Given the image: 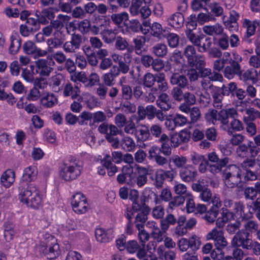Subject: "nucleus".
Segmentation results:
<instances>
[{"instance_id": "nucleus-1", "label": "nucleus", "mask_w": 260, "mask_h": 260, "mask_svg": "<svg viewBox=\"0 0 260 260\" xmlns=\"http://www.w3.org/2000/svg\"><path fill=\"white\" fill-rule=\"evenodd\" d=\"M82 169V162L75 157L70 156L63 161L59 171V176L65 181H71L81 175Z\"/></svg>"}, {"instance_id": "nucleus-2", "label": "nucleus", "mask_w": 260, "mask_h": 260, "mask_svg": "<svg viewBox=\"0 0 260 260\" xmlns=\"http://www.w3.org/2000/svg\"><path fill=\"white\" fill-rule=\"evenodd\" d=\"M19 199L21 202L32 208H37L41 202L39 192L32 184L23 182L19 186Z\"/></svg>"}, {"instance_id": "nucleus-3", "label": "nucleus", "mask_w": 260, "mask_h": 260, "mask_svg": "<svg viewBox=\"0 0 260 260\" xmlns=\"http://www.w3.org/2000/svg\"><path fill=\"white\" fill-rule=\"evenodd\" d=\"M183 55L187 59V64L184 63L182 67H188L190 68L199 69L206 64L205 57L197 53L193 45H187L184 49Z\"/></svg>"}, {"instance_id": "nucleus-4", "label": "nucleus", "mask_w": 260, "mask_h": 260, "mask_svg": "<svg viewBox=\"0 0 260 260\" xmlns=\"http://www.w3.org/2000/svg\"><path fill=\"white\" fill-rule=\"evenodd\" d=\"M199 52L207 53L208 56L213 58H220L222 52L219 48L213 46L212 40L210 37L201 35L200 39L196 46Z\"/></svg>"}, {"instance_id": "nucleus-5", "label": "nucleus", "mask_w": 260, "mask_h": 260, "mask_svg": "<svg viewBox=\"0 0 260 260\" xmlns=\"http://www.w3.org/2000/svg\"><path fill=\"white\" fill-rule=\"evenodd\" d=\"M222 179L226 185L233 188L241 181V170L235 165H230L224 170Z\"/></svg>"}, {"instance_id": "nucleus-6", "label": "nucleus", "mask_w": 260, "mask_h": 260, "mask_svg": "<svg viewBox=\"0 0 260 260\" xmlns=\"http://www.w3.org/2000/svg\"><path fill=\"white\" fill-rule=\"evenodd\" d=\"M176 175V173L173 170L167 171L159 169L156 170L154 176H152L151 179L153 182V185L157 189H159L162 187L165 180L172 181Z\"/></svg>"}, {"instance_id": "nucleus-7", "label": "nucleus", "mask_w": 260, "mask_h": 260, "mask_svg": "<svg viewBox=\"0 0 260 260\" xmlns=\"http://www.w3.org/2000/svg\"><path fill=\"white\" fill-rule=\"evenodd\" d=\"M249 234L244 230L238 231L233 237L231 245L233 247H242L244 249H250L253 247L252 241L249 238Z\"/></svg>"}, {"instance_id": "nucleus-8", "label": "nucleus", "mask_w": 260, "mask_h": 260, "mask_svg": "<svg viewBox=\"0 0 260 260\" xmlns=\"http://www.w3.org/2000/svg\"><path fill=\"white\" fill-rule=\"evenodd\" d=\"M207 160L209 162L214 163V165H211L209 166V171L215 174L221 171L222 168L226 166L229 162L228 157H219L214 152H212L208 154Z\"/></svg>"}, {"instance_id": "nucleus-9", "label": "nucleus", "mask_w": 260, "mask_h": 260, "mask_svg": "<svg viewBox=\"0 0 260 260\" xmlns=\"http://www.w3.org/2000/svg\"><path fill=\"white\" fill-rule=\"evenodd\" d=\"M260 148L257 147L253 141H248L247 144L242 143L236 149L237 155L241 157L254 158L259 152Z\"/></svg>"}, {"instance_id": "nucleus-10", "label": "nucleus", "mask_w": 260, "mask_h": 260, "mask_svg": "<svg viewBox=\"0 0 260 260\" xmlns=\"http://www.w3.org/2000/svg\"><path fill=\"white\" fill-rule=\"evenodd\" d=\"M140 55V62L146 68H151L155 72H160L165 68L164 61L161 59L154 58L150 54Z\"/></svg>"}, {"instance_id": "nucleus-11", "label": "nucleus", "mask_w": 260, "mask_h": 260, "mask_svg": "<svg viewBox=\"0 0 260 260\" xmlns=\"http://www.w3.org/2000/svg\"><path fill=\"white\" fill-rule=\"evenodd\" d=\"M83 41V36L74 33L71 35V41L65 42L63 48L67 53L75 52L76 50L79 49Z\"/></svg>"}, {"instance_id": "nucleus-12", "label": "nucleus", "mask_w": 260, "mask_h": 260, "mask_svg": "<svg viewBox=\"0 0 260 260\" xmlns=\"http://www.w3.org/2000/svg\"><path fill=\"white\" fill-rule=\"evenodd\" d=\"M39 251L48 259H53L58 256L60 253L59 245L56 243L41 245Z\"/></svg>"}, {"instance_id": "nucleus-13", "label": "nucleus", "mask_w": 260, "mask_h": 260, "mask_svg": "<svg viewBox=\"0 0 260 260\" xmlns=\"http://www.w3.org/2000/svg\"><path fill=\"white\" fill-rule=\"evenodd\" d=\"M241 73V65L238 61L232 59L229 60V65L226 66L223 70L224 76L228 79H232L235 76L240 78Z\"/></svg>"}, {"instance_id": "nucleus-14", "label": "nucleus", "mask_w": 260, "mask_h": 260, "mask_svg": "<svg viewBox=\"0 0 260 260\" xmlns=\"http://www.w3.org/2000/svg\"><path fill=\"white\" fill-rule=\"evenodd\" d=\"M51 63L53 64L55 63L52 59H50L49 62L46 59H38L36 61V72L42 77H48L53 70V69L50 66Z\"/></svg>"}, {"instance_id": "nucleus-15", "label": "nucleus", "mask_w": 260, "mask_h": 260, "mask_svg": "<svg viewBox=\"0 0 260 260\" xmlns=\"http://www.w3.org/2000/svg\"><path fill=\"white\" fill-rule=\"evenodd\" d=\"M192 188L194 191L200 192L199 197L204 202H209L213 198L212 193L208 187V185H204L202 182L193 183Z\"/></svg>"}, {"instance_id": "nucleus-16", "label": "nucleus", "mask_w": 260, "mask_h": 260, "mask_svg": "<svg viewBox=\"0 0 260 260\" xmlns=\"http://www.w3.org/2000/svg\"><path fill=\"white\" fill-rule=\"evenodd\" d=\"M109 132L105 136V139L113 148L117 149L120 146V141L116 136L121 134L122 131L119 130L117 126L113 124L109 125Z\"/></svg>"}, {"instance_id": "nucleus-17", "label": "nucleus", "mask_w": 260, "mask_h": 260, "mask_svg": "<svg viewBox=\"0 0 260 260\" xmlns=\"http://www.w3.org/2000/svg\"><path fill=\"white\" fill-rule=\"evenodd\" d=\"M132 57L129 53L123 54V60L118 62V66L113 65L112 67L119 75L120 73L125 74L130 70V66L132 63Z\"/></svg>"}, {"instance_id": "nucleus-18", "label": "nucleus", "mask_w": 260, "mask_h": 260, "mask_svg": "<svg viewBox=\"0 0 260 260\" xmlns=\"http://www.w3.org/2000/svg\"><path fill=\"white\" fill-rule=\"evenodd\" d=\"M237 115V111L234 108L223 109L217 112V121L222 125H227L229 123V119L235 118Z\"/></svg>"}, {"instance_id": "nucleus-19", "label": "nucleus", "mask_w": 260, "mask_h": 260, "mask_svg": "<svg viewBox=\"0 0 260 260\" xmlns=\"http://www.w3.org/2000/svg\"><path fill=\"white\" fill-rule=\"evenodd\" d=\"M179 175L184 182L193 181L197 175V171L192 165H187L180 170Z\"/></svg>"}, {"instance_id": "nucleus-20", "label": "nucleus", "mask_w": 260, "mask_h": 260, "mask_svg": "<svg viewBox=\"0 0 260 260\" xmlns=\"http://www.w3.org/2000/svg\"><path fill=\"white\" fill-rule=\"evenodd\" d=\"M137 174L136 179L133 178V183H136L138 187L144 186L148 181L147 176L149 175V170L143 167H137Z\"/></svg>"}, {"instance_id": "nucleus-21", "label": "nucleus", "mask_w": 260, "mask_h": 260, "mask_svg": "<svg viewBox=\"0 0 260 260\" xmlns=\"http://www.w3.org/2000/svg\"><path fill=\"white\" fill-rule=\"evenodd\" d=\"M259 26V22L256 20L251 21L249 19H245L243 22V26L246 28V32L243 38V40L248 41V39L254 35L256 28Z\"/></svg>"}, {"instance_id": "nucleus-22", "label": "nucleus", "mask_w": 260, "mask_h": 260, "mask_svg": "<svg viewBox=\"0 0 260 260\" xmlns=\"http://www.w3.org/2000/svg\"><path fill=\"white\" fill-rule=\"evenodd\" d=\"M171 85H175L176 87L185 88L188 85V81L186 76L178 73H173L170 77Z\"/></svg>"}, {"instance_id": "nucleus-23", "label": "nucleus", "mask_w": 260, "mask_h": 260, "mask_svg": "<svg viewBox=\"0 0 260 260\" xmlns=\"http://www.w3.org/2000/svg\"><path fill=\"white\" fill-rule=\"evenodd\" d=\"M95 236L98 241L101 243H107L111 241L114 237L112 231H105L103 229H96Z\"/></svg>"}, {"instance_id": "nucleus-24", "label": "nucleus", "mask_w": 260, "mask_h": 260, "mask_svg": "<svg viewBox=\"0 0 260 260\" xmlns=\"http://www.w3.org/2000/svg\"><path fill=\"white\" fill-rule=\"evenodd\" d=\"M37 173V169L35 166H29L25 168L22 177V181L19 186L23 182L28 183V182L34 180L36 178Z\"/></svg>"}, {"instance_id": "nucleus-25", "label": "nucleus", "mask_w": 260, "mask_h": 260, "mask_svg": "<svg viewBox=\"0 0 260 260\" xmlns=\"http://www.w3.org/2000/svg\"><path fill=\"white\" fill-rule=\"evenodd\" d=\"M112 157L109 154H106L101 160L103 167L107 170L108 175L110 177L114 176L117 172V167L112 162Z\"/></svg>"}, {"instance_id": "nucleus-26", "label": "nucleus", "mask_w": 260, "mask_h": 260, "mask_svg": "<svg viewBox=\"0 0 260 260\" xmlns=\"http://www.w3.org/2000/svg\"><path fill=\"white\" fill-rule=\"evenodd\" d=\"M151 53L156 58H160L166 57L168 53L167 46L162 43H159L153 45L151 48Z\"/></svg>"}, {"instance_id": "nucleus-27", "label": "nucleus", "mask_w": 260, "mask_h": 260, "mask_svg": "<svg viewBox=\"0 0 260 260\" xmlns=\"http://www.w3.org/2000/svg\"><path fill=\"white\" fill-rule=\"evenodd\" d=\"M159 142L161 143V147H159L160 153H162L165 156H169L172 152V148L169 143L170 139L165 134H163L158 140Z\"/></svg>"}, {"instance_id": "nucleus-28", "label": "nucleus", "mask_w": 260, "mask_h": 260, "mask_svg": "<svg viewBox=\"0 0 260 260\" xmlns=\"http://www.w3.org/2000/svg\"><path fill=\"white\" fill-rule=\"evenodd\" d=\"M157 106L165 112L169 110L171 108V103L169 95L166 93L160 94L156 101Z\"/></svg>"}, {"instance_id": "nucleus-29", "label": "nucleus", "mask_w": 260, "mask_h": 260, "mask_svg": "<svg viewBox=\"0 0 260 260\" xmlns=\"http://www.w3.org/2000/svg\"><path fill=\"white\" fill-rule=\"evenodd\" d=\"M15 181L14 172L8 169L2 175L1 182L2 185L6 188L9 187Z\"/></svg>"}, {"instance_id": "nucleus-30", "label": "nucleus", "mask_w": 260, "mask_h": 260, "mask_svg": "<svg viewBox=\"0 0 260 260\" xmlns=\"http://www.w3.org/2000/svg\"><path fill=\"white\" fill-rule=\"evenodd\" d=\"M70 19L71 17L68 15L59 14L56 19L51 21L50 24L53 28L56 31H59L64 27V24L69 22Z\"/></svg>"}, {"instance_id": "nucleus-31", "label": "nucleus", "mask_w": 260, "mask_h": 260, "mask_svg": "<svg viewBox=\"0 0 260 260\" xmlns=\"http://www.w3.org/2000/svg\"><path fill=\"white\" fill-rule=\"evenodd\" d=\"M168 21L171 26L175 28H180L184 23V18L181 12H176L170 16Z\"/></svg>"}, {"instance_id": "nucleus-32", "label": "nucleus", "mask_w": 260, "mask_h": 260, "mask_svg": "<svg viewBox=\"0 0 260 260\" xmlns=\"http://www.w3.org/2000/svg\"><path fill=\"white\" fill-rule=\"evenodd\" d=\"M150 211H146V212H137V215L135 217L134 223L136 228L140 231V229H143L144 226L146 221L148 219V215Z\"/></svg>"}, {"instance_id": "nucleus-33", "label": "nucleus", "mask_w": 260, "mask_h": 260, "mask_svg": "<svg viewBox=\"0 0 260 260\" xmlns=\"http://www.w3.org/2000/svg\"><path fill=\"white\" fill-rule=\"evenodd\" d=\"M177 223V219L175 216L171 214H168L165 217L160 220V227L164 233L169 229L170 225H175Z\"/></svg>"}, {"instance_id": "nucleus-34", "label": "nucleus", "mask_w": 260, "mask_h": 260, "mask_svg": "<svg viewBox=\"0 0 260 260\" xmlns=\"http://www.w3.org/2000/svg\"><path fill=\"white\" fill-rule=\"evenodd\" d=\"M145 197H141L140 200L132 203V209L134 212L151 211L150 208L145 204Z\"/></svg>"}, {"instance_id": "nucleus-35", "label": "nucleus", "mask_w": 260, "mask_h": 260, "mask_svg": "<svg viewBox=\"0 0 260 260\" xmlns=\"http://www.w3.org/2000/svg\"><path fill=\"white\" fill-rule=\"evenodd\" d=\"M240 79L243 81L251 80L252 83H255L257 82V71L253 68L249 69L241 74Z\"/></svg>"}, {"instance_id": "nucleus-36", "label": "nucleus", "mask_w": 260, "mask_h": 260, "mask_svg": "<svg viewBox=\"0 0 260 260\" xmlns=\"http://www.w3.org/2000/svg\"><path fill=\"white\" fill-rule=\"evenodd\" d=\"M119 76L118 73L113 67L110 70L109 72L105 74L103 76V80L104 84L108 86L113 85L115 83V78Z\"/></svg>"}, {"instance_id": "nucleus-37", "label": "nucleus", "mask_w": 260, "mask_h": 260, "mask_svg": "<svg viewBox=\"0 0 260 260\" xmlns=\"http://www.w3.org/2000/svg\"><path fill=\"white\" fill-rule=\"evenodd\" d=\"M150 29L151 35L159 39H161L164 36H166V30L163 29L161 25L158 23L154 22L152 24Z\"/></svg>"}, {"instance_id": "nucleus-38", "label": "nucleus", "mask_w": 260, "mask_h": 260, "mask_svg": "<svg viewBox=\"0 0 260 260\" xmlns=\"http://www.w3.org/2000/svg\"><path fill=\"white\" fill-rule=\"evenodd\" d=\"M135 52L136 54L140 55L142 54L143 49L146 43V38L143 36H138L133 39Z\"/></svg>"}, {"instance_id": "nucleus-39", "label": "nucleus", "mask_w": 260, "mask_h": 260, "mask_svg": "<svg viewBox=\"0 0 260 260\" xmlns=\"http://www.w3.org/2000/svg\"><path fill=\"white\" fill-rule=\"evenodd\" d=\"M92 120H90L89 125L91 126L97 127L98 123L104 122L107 119L106 114L102 111H98L92 114Z\"/></svg>"}, {"instance_id": "nucleus-40", "label": "nucleus", "mask_w": 260, "mask_h": 260, "mask_svg": "<svg viewBox=\"0 0 260 260\" xmlns=\"http://www.w3.org/2000/svg\"><path fill=\"white\" fill-rule=\"evenodd\" d=\"M64 80L61 74H57L51 78V85L53 91L58 92L62 88L63 82Z\"/></svg>"}, {"instance_id": "nucleus-41", "label": "nucleus", "mask_w": 260, "mask_h": 260, "mask_svg": "<svg viewBox=\"0 0 260 260\" xmlns=\"http://www.w3.org/2000/svg\"><path fill=\"white\" fill-rule=\"evenodd\" d=\"M157 75H153L150 72L146 73L142 79L143 85L144 87L147 88L152 87L156 81Z\"/></svg>"}, {"instance_id": "nucleus-42", "label": "nucleus", "mask_w": 260, "mask_h": 260, "mask_svg": "<svg viewBox=\"0 0 260 260\" xmlns=\"http://www.w3.org/2000/svg\"><path fill=\"white\" fill-rule=\"evenodd\" d=\"M79 93L80 90L77 86H75V89H74L72 85L70 83H68L65 85L63 90V95L64 96L72 95V98L75 99L79 96Z\"/></svg>"}, {"instance_id": "nucleus-43", "label": "nucleus", "mask_w": 260, "mask_h": 260, "mask_svg": "<svg viewBox=\"0 0 260 260\" xmlns=\"http://www.w3.org/2000/svg\"><path fill=\"white\" fill-rule=\"evenodd\" d=\"M11 43L10 46V51L12 54H16L21 47V40L18 35L12 36L11 38Z\"/></svg>"}, {"instance_id": "nucleus-44", "label": "nucleus", "mask_w": 260, "mask_h": 260, "mask_svg": "<svg viewBox=\"0 0 260 260\" xmlns=\"http://www.w3.org/2000/svg\"><path fill=\"white\" fill-rule=\"evenodd\" d=\"M138 140L145 141L150 137V131L149 127L146 125H141V128L137 130V134L136 135Z\"/></svg>"}, {"instance_id": "nucleus-45", "label": "nucleus", "mask_w": 260, "mask_h": 260, "mask_svg": "<svg viewBox=\"0 0 260 260\" xmlns=\"http://www.w3.org/2000/svg\"><path fill=\"white\" fill-rule=\"evenodd\" d=\"M121 96L125 101H129L133 98V90L132 87L127 84H123L120 82Z\"/></svg>"}, {"instance_id": "nucleus-46", "label": "nucleus", "mask_w": 260, "mask_h": 260, "mask_svg": "<svg viewBox=\"0 0 260 260\" xmlns=\"http://www.w3.org/2000/svg\"><path fill=\"white\" fill-rule=\"evenodd\" d=\"M56 99L53 93H47L44 95L40 100L41 104L47 108L52 107L54 105Z\"/></svg>"}, {"instance_id": "nucleus-47", "label": "nucleus", "mask_w": 260, "mask_h": 260, "mask_svg": "<svg viewBox=\"0 0 260 260\" xmlns=\"http://www.w3.org/2000/svg\"><path fill=\"white\" fill-rule=\"evenodd\" d=\"M156 82L157 84V88L159 90L165 92L168 89V85L167 80L165 78V75L164 73H159L157 75Z\"/></svg>"}, {"instance_id": "nucleus-48", "label": "nucleus", "mask_w": 260, "mask_h": 260, "mask_svg": "<svg viewBox=\"0 0 260 260\" xmlns=\"http://www.w3.org/2000/svg\"><path fill=\"white\" fill-rule=\"evenodd\" d=\"M123 149L126 151H131L136 147L135 143L134 140L129 137H124L120 141V144Z\"/></svg>"}, {"instance_id": "nucleus-49", "label": "nucleus", "mask_w": 260, "mask_h": 260, "mask_svg": "<svg viewBox=\"0 0 260 260\" xmlns=\"http://www.w3.org/2000/svg\"><path fill=\"white\" fill-rule=\"evenodd\" d=\"M48 45V51L49 53L53 52V48H58L63 46V42L60 39L58 38L49 39L47 40Z\"/></svg>"}, {"instance_id": "nucleus-50", "label": "nucleus", "mask_w": 260, "mask_h": 260, "mask_svg": "<svg viewBox=\"0 0 260 260\" xmlns=\"http://www.w3.org/2000/svg\"><path fill=\"white\" fill-rule=\"evenodd\" d=\"M166 36L163 37L167 38L168 44L170 47L175 48L179 44V37L174 33H168L166 32Z\"/></svg>"}, {"instance_id": "nucleus-51", "label": "nucleus", "mask_w": 260, "mask_h": 260, "mask_svg": "<svg viewBox=\"0 0 260 260\" xmlns=\"http://www.w3.org/2000/svg\"><path fill=\"white\" fill-rule=\"evenodd\" d=\"M112 21L116 24H120L123 22L128 20V15L126 12H122L118 14H113L111 15Z\"/></svg>"}, {"instance_id": "nucleus-52", "label": "nucleus", "mask_w": 260, "mask_h": 260, "mask_svg": "<svg viewBox=\"0 0 260 260\" xmlns=\"http://www.w3.org/2000/svg\"><path fill=\"white\" fill-rule=\"evenodd\" d=\"M170 161L173 162L176 167L180 169L186 166L185 165L187 162V158L183 156L175 155L172 157Z\"/></svg>"}, {"instance_id": "nucleus-53", "label": "nucleus", "mask_w": 260, "mask_h": 260, "mask_svg": "<svg viewBox=\"0 0 260 260\" xmlns=\"http://www.w3.org/2000/svg\"><path fill=\"white\" fill-rule=\"evenodd\" d=\"M184 88L174 87L171 91V95L174 100L178 102H182L184 92L183 89Z\"/></svg>"}, {"instance_id": "nucleus-54", "label": "nucleus", "mask_w": 260, "mask_h": 260, "mask_svg": "<svg viewBox=\"0 0 260 260\" xmlns=\"http://www.w3.org/2000/svg\"><path fill=\"white\" fill-rule=\"evenodd\" d=\"M186 77L190 83L197 81L199 77L198 69L189 68L185 71Z\"/></svg>"}, {"instance_id": "nucleus-55", "label": "nucleus", "mask_w": 260, "mask_h": 260, "mask_svg": "<svg viewBox=\"0 0 260 260\" xmlns=\"http://www.w3.org/2000/svg\"><path fill=\"white\" fill-rule=\"evenodd\" d=\"M218 213H219L217 212L216 211H215V210L210 209L205 212L202 218L205 219L208 223H212L216 220Z\"/></svg>"}, {"instance_id": "nucleus-56", "label": "nucleus", "mask_w": 260, "mask_h": 260, "mask_svg": "<svg viewBox=\"0 0 260 260\" xmlns=\"http://www.w3.org/2000/svg\"><path fill=\"white\" fill-rule=\"evenodd\" d=\"M217 111L214 109H209L205 115V118L206 120L214 124L217 121Z\"/></svg>"}, {"instance_id": "nucleus-57", "label": "nucleus", "mask_w": 260, "mask_h": 260, "mask_svg": "<svg viewBox=\"0 0 260 260\" xmlns=\"http://www.w3.org/2000/svg\"><path fill=\"white\" fill-rule=\"evenodd\" d=\"M235 88L236 83L235 82H230L226 85H223L221 87H220L223 96H228L230 94H231V95L233 96V93Z\"/></svg>"}, {"instance_id": "nucleus-58", "label": "nucleus", "mask_w": 260, "mask_h": 260, "mask_svg": "<svg viewBox=\"0 0 260 260\" xmlns=\"http://www.w3.org/2000/svg\"><path fill=\"white\" fill-rule=\"evenodd\" d=\"M243 194L246 200L250 201L254 200L257 196L255 190L253 188V186H247L244 189V192L243 193Z\"/></svg>"}, {"instance_id": "nucleus-59", "label": "nucleus", "mask_w": 260, "mask_h": 260, "mask_svg": "<svg viewBox=\"0 0 260 260\" xmlns=\"http://www.w3.org/2000/svg\"><path fill=\"white\" fill-rule=\"evenodd\" d=\"M188 241L189 248L193 252L196 251L198 249H199L201 244L200 240L196 235L191 236L188 240Z\"/></svg>"}, {"instance_id": "nucleus-60", "label": "nucleus", "mask_w": 260, "mask_h": 260, "mask_svg": "<svg viewBox=\"0 0 260 260\" xmlns=\"http://www.w3.org/2000/svg\"><path fill=\"white\" fill-rule=\"evenodd\" d=\"M238 113L235 118H232V120L231 121V128L235 132H240L244 129L243 124L241 121L238 120Z\"/></svg>"}, {"instance_id": "nucleus-61", "label": "nucleus", "mask_w": 260, "mask_h": 260, "mask_svg": "<svg viewBox=\"0 0 260 260\" xmlns=\"http://www.w3.org/2000/svg\"><path fill=\"white\" fill-rule=\"evenodd\" d=\"M172 115L177 126H184L188 123L187 118L182 114L176 113Z\"/></svg>"}, {"instance_id": "nucleus-62", "label": "nucleus", "mask_w": 260, "mask_h": 260, "mask_svg": "<svg viewBox=\"0 0 260 260\" xmlns=\"http://www.w3.org/2000/svg\"><path fill=\"white\" fill-rule=\"evenodd\" d=\"M64 62V63L63 69L66 70L68 73L70 74L75 72L76 70V66L73 60L70 58H69L66 59Z\"/></svg>"}, {"instance_id": "nucleus-63", "label": "nucleus", "mask_w": 260, "mask_h": 260, "mask_svg": "<svg viewBox=\"0 0 260 260\" xmlns=\"http://www.w3.org/2000/svg\"><path fill=\"white\" fill-rule=\"evenodd\" d=\"M140 248V246L136 240H129L127 242L125 248L129 253H135Z\"/></svg>"}, {"instance_id": "nucleus-64", "label": "nucleus", "mask_w": 260, "mask_h": 260, "mask_svg": "<svg viewBox=\"0 0 260 260\" xmlns=\"http://www.w3.org/2000/svg\"><path fill=\"white\" fill-rule=\"evenodd\" d=\"M36 46L35 43L30 41L26 42L23 46L24 52L27 54H32L36 51Z\"/></svg>"}]
</instances>
